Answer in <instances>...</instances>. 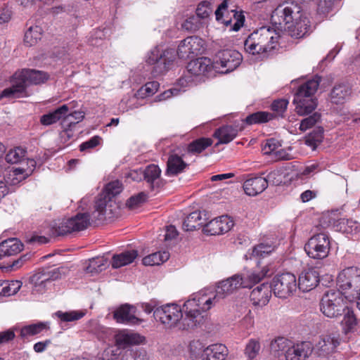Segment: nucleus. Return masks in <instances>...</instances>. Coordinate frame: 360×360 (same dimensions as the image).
<instances>
[{"label":"nucleus","mask_w":360,"mask_h":360,"mask_svg":"<svg viewBox=\"0 0 360 360\" xmlns=\"http://www.w3.org/2000/svg\"><path fill=\"white\" fill-rule=\"evenodd\" d=\"M117 209L115 199L99 194L94 205L91 216L88 213H78L75 216L63 219L56 229L58 235H65L75 231L86 229L90 221L101 222L110 219L115 215Z\"/></svg>","instance_id":"f257e3e1"},{"label":"nucleus","mask_w":360,"mask_h":360,"mask_svg":"<svg viewBox=\"0 0 360 360\" xmlns=\"http://www.w3.org/2000/svg\"><path fill=\"white\" fill-rule=\"evenodd\" d=\"M271 20L272 23L284 29L292 37L302 38L310 30L308 18L301 7L294 2L279 4L273 11Z\"/></svg>","instance_id":"f03ea898"},{"label":"nucleus","mask_w":360,"mask_h":360,"mask_svg":"<svg viewBox=\"0 0 360 360\" xmlns=\"http://www.w3.org/2000/svg\"><path fill=\"white\" fill-rule=\"evenodd\" d=\"M154 318L166 329L188 330L195 328L194 322L184 306L175 303L165 304L154 310Z\"/></svg>","instance_id":"7ed1b4c3"},{"label":"nucleus","mask_w":360,"mask_h":360,"mask_svg":"<svg viewBox=\"0 0 360 360\" xmlns=\"http://www.w3.org/2000/svg\"><path fill=\"white\" fill-rule=\"evenodd\" d=\"M279 34L270 27L252 32L244 41L245 51L252 55H268L278 46Z\"/></svg>","instance_id":"20e7f679"},{"label":"nucleus","mask_w":360,"mask_h":360,"mask_svg":"<svg viewBox=\"0 0 360 360\" xmlns=\"http://www.w3.org/2000/svg\"><path fill=\"white\" fill-rule=\"evenodd\" d=\"M219 302L214 291L209 290H200L193 293L191 297L184 302V310L189 314L194 322L195 327L201 324L204 321L203 312L210 309Z\"/></svg>","instance_id":"39448f33"},{"label":"nucleus","mask_w":360,"mask_h":360,"mask_svg":"<svg viewBox=\"0 0 360 360\" xmlns=\"http://www.w3.org/2000/svg\"><path fill=\"white\" fill-rule=\"evenodd\" d=\"M48 79L49 75L45 72L33 69H23L18 72H15L13 85L2 91L1 97H22L28 85L39 84L44 83Z\"/></svg>","instance_id":"423d86ee"},{"label":"nucleus","mask_w":360,"mask_h":360,"mask_svg":"<svg viewBox=\"0 0 360 360\" xmlns=\"http://www.w3.org/2000/svg\"><path fill=\"white\" fill-rule=\"evenodd\" d=\"M321 77L315 76L302 84L298 88L293 99L295 105V112L300 116L311 113L317 106V100L314 97Z\"/></svg>","instance_id":"0eeeda50"},{"label":"nucleus","mask_w":360,"mask_h":360,"mask_svg":"<svg viewBox=\"0 0 360 360\" xmlns=\"http://www.w3.org/2000/svg\"><path fill=\"white\" fill-rule=\"evenodd\" d=\"M338 285L343 293H348L346 298H355L360 295V269L350 266L341 271L337 278Z\"/></svg>","instance_id":"6e6552de"},{"label":"nucleus","mask_w":360,"mask_h":360,"mask_svg":"<svg viewBox=\"0 0 360 360\" xmlns=\"http://www.w3.org/2000/svg\"><path fill=\"white\" fill-rule=\"evenodd\" d=\"M320 309L328 318L342 315L345 310L342 292L335 290L327 291L321 300Z\"/></svg>","instance_id":"1a4fd4ad"},{"label":"nucleus","mask_w":360,"mask_h":360,"mask_svg":"<svg viewBox=\"0 0 360 360\" xmlns=\"http://www.w3.org/2000/svg\"><path fill=\"white\" fill-rule=\"evenodd\" d=\"M174 58L175 53L173 49L163 51L160 47H155L148 53L146 62L148 65H154L153 72L158 75L165 72Z\"/></svg>","instance_id":"9d476101"},{"label":"nucleus","mask_w":360,"mask_h":360,"mask_svg":"<svg viewBox=\"0 0 360 360\" xmlns=\"http://www.w3.org/2000/svg\"><path fill=\"white\" fill-rule=\"evenodd\" d=\"M330 248L329 237L324 233L313 236L304 246V250L308 256L315 259L326 258L328 255Z\"/></svg>","instance_id":"9b49d317"},{"label":"nucleus","mask_w":360,"mask_h":360,"mask_svg":"<svg viewBox=\"0 0 360 360\" xmlns=\"http://www.w3.org/2000/svg\"><path fill=\"white\" fill-rule=\"evenodd\" d=\"M271 285L275 296L282 299L292 296L297 288L296 277L290 273L276 276Z\"/></svg>","instance_id":"f8f14e48"},{"label":"nucleus","mask_w":360,"mask_h":360,"mask_svg":"<svg viewBox=\"0 0 360 360\" xmlns=\"http://www.w3.org/2000/svg\"><path fill=\"white\" fill-rule=\"evenodd\" d=\"M242 55L233 49H224L218 51L214 58V65H218L224 69V73H228L236 70L241 63Z\"/></svg>","instance_id":"ddd939ff"},{"label":"nucleus","mask_w":360,"mask_h":360,"mask_svg":"<svg viewBox=\"0 0 360 360\" xmlns=\"http://www.w3.org/2000/svg\"><path fill=\"white\" fill-rule=\"evenodd\" d=\"M341 338L338 331L328 332L320 336L316 344V352L319 356L327 357L340 345Z\"/></svg>","instance_id":"4468645a"},{"label":"nucleus","mask_w":360,"mask_h":360,"mask_svg":"<svg viewBox=\"0 0 360 360\" xmlns=\"http://www.w3.org/2000/svg\"><path fill=\"white\" fill-rule=\"evenodd\" d=\"M204 49V41L196 36L188 37L182 40L176 51L181 58H188L200 54Z\"/></svg>","instance_id":"2eb2a0df"},{"label":"nucleus","mask_w":360,"mask_h":360,"mask_svg":"<svg viewBox=\"0 0 360 360\" xmlns=\"http://www.w3.org/2000/svg\"><path fill=\"white\" fill-rule=\"evenodd\" d=\"M62 276L60 268H45L30 277V282L38 292H42L46 285Z\"/></svg>","instance_id":"dca6fc26"},{"label":"nucleus","mask_w":360,"mask_h":360,"mask_svg":"<svg viewBox=\"0 0 360 360\" xmlns=\"http://www.w3.org/2000/svg\"><path fill=\"white\" fill-rule=\"evenodd\" d=\"M243 285H247L243 283L242 275L237 274L219 282L214 292L219 302Z\"/></svg>","instance_id":"f3484780"},{"label":"nucleus","mask_w":360,"mask_h":360,"mask_svg":"<svg viewBox=\"0 0 360 360\" xmlns=\"http://www.w3.org/2000/svg\"><path fill=\"white\" fill-rule=\"evenodd\" d=\"M136 308L131 304H124L117 307L113 312V318L118 323L125 325H139L143 320L136 316Z\"/></svg>","instance_id":"a211bd4d"},{"label":"nucleus","mask_w":360,"mask_h":360,"mask_svg":"<svg viewBox=\"0 0 360 360\" xmlns=\"http://www.w3.org/2000/svg\"><path fill=\"white\" fill-rule=\"evenodd\" d=\"M115 344L118 348L125 349L133 345L143 344L146 341L144 336L127 330H118L114 335Z\"/></svg>","instance_id":"6ab92c4d"},{"label":"nucleus","mask_w":360,"mask_h":360,"mask_svg":"<svg viewBox=\"0 0 360 360\" xmlns=\"http://www.w3.org/2000/svg\"><path fill=\"white\" fill-rule=\"evenodd\" d=\"M233 225L234 221L231 217L222 215L206 224L204 230L210 235H219L229 231Z\"/></svg>","instance_id":"aec40b11"},{"label":"nucleus","mask_w":360,"mask_h":360,"mask_svg":"<svg viewBox=\"0 0 360 360\" xmlns=\"http://www.w3.org/2000/svg\"><path fill=\"white\" fill-rule=\"evenodd\" d=\"M140 175L143 176L151 190L155 192H158L165 184L164 180L160 176L161 169L158 165L153 164L148 165L144 170H140Z\"/></svg>","instance_id":"412c9836"},{"label":"nucleus","mask_w":360,"mask_h":360,"mask_svg":"<svg viewBox=\"0 0 360 360\" xmlns=\"http://www.w3.org/2000/svg\"><path fill=\"white\" fill-rule=\"evenodd\" d=\"M313 349L311 342L302 341L295 344L292 342L286 360H306L311 354Z\"/></svg>","instance_id":"4be33fe9"},{"label":"nucleus","mask_w":360,"mask_h":360,"mask_svg":"<svg viewBox=\"0 0 360 360\" xmlns=\"http://www.w3.org/2000/svg\"><path fill=\"white\" fill-rule=\"evenodd\" d=\"M292 342L284 338L278 337L270 344V353L272 360H286Z\"/></svg>","instance_id":"5701e85b"},{"label":"nucleus","mask_w":360,"mask_h":360,"mask_svg":"<svg viewBox=\"0 0 360 360\" xmlns=\"http://www.w3.org/2000/svg\"><path fill=\"white\" fill-rule=\"evenodd\" d=\"M319 283V272L314 268L307 269L299 277L298 288L303 292H309L315 288Z\"/></svg>","instance_id":"b1692460"},{"label":"nucleus","mask_w":360,"mask_h":360,"mask_svg":"<svg viewBox=\"0 0 360 360\" xmlns=\"http://www.w3.org/2000/svg\"><path fill=\"white\" fill-rule=\"evenodd\" d=\"M271 297V287L268 283H262L255 288L250 292V299L252 304L257 307L266 306Z\"/></svg>","instance_id":"393cba45"},{"label":"nucleus","mask_w":360,"mask_h":360,"mask_svg":"<svg viewBox=\"0 0 360 360\" xmlns=\"http://www.w3.org/2000/svg\"><path fill=\"white\" fill-rule=\"evenodd\" d=\"M27 164L30 165L27 169L15 168L9 171L6 175L5 180L6 185L15 186L25 180L33 172L35 167V161L34 160H27Z\"/></svg>","instance_id":"a878e982"},{"label":"nucleus","mask_w":360,"mask_h":360,"mask_svg":"<svg viewBox=\"0 0 360 360\" xmlns=\"http://www.w3.org/2000/svg\"><path fill=\"white\" fill-rule=\"evenodd\" d=\"M229 351L223 344H213L206 347L201 355L202 360H225Z\"/></svg>","instance_id":"bb28decb"},{"label":"nucleus","mask_w":360,"mask_h":360,"mask_svg":"<svg viewBox=\"0 0 360 360\" xmlns=\"http://www.w3.org/2000/svg\"><path fill=\"white\" fill-rule=\"evenodd\" d=\"M267 188V183L262 176H256L247 179L243 184L245 193L250 196H255L263 192Z\"/></svg>","instance_id":"cd10ccee"},{"label":"nucleus","mask_w":360,"mask_h":360,"mask_svg":"<svg viewBox=\"0 0 360 360\" xmlns=\"http://www.w3.org/2000/svg\"><path fill=\"white\" fill-rule=\"evenodd\" d=\"M212 68L210 60L205 57L191 60L187 65L188 71L195 76L205 75L211 71Z\"/></svg>","instance_id":"c85d7f7f"},{"label":"nucleus","mask_w":360,"mask_h":360,"mask_svg":"<svg viewBox=\"0 0 360 360\" xmlns=\"http://www.w3.org/2000/svg\"><path fill=\"white\" fill-rule=\"evenodd\" d=\"M68 112H69V107L64 104L56 110L41 115L40 123L44 126L53 124L61 119H66Z\"/></svg>","instance_id":"c756f323"},{"label":"nucleus","mask_w":360,"mask_h":360,"mask_svg":"<svg viewBox=\"0 0 360 360\" xmlns=\"http://www.w3.org/2000/svg\"><path fill=\"white\" fill-rule=\"evenodd\" d=\"M273 274L268 266H264L262 270H252L249 271L246 276H242L243 283L247 285H243V288H251L253 285L261 281L264 277Z\"/></svg>","instance_id":"7c9ffc66"},{"label":"nucleus","mask_w":360,"mask_h":360,"mask_svg":"<svg viewBox=\"0 0 360 360\" xmlns=\"http://www.w3.org/2000/svg\"><path fill=\"white\" fill-rule=\"evenodd\" d=\"M22 244L15 238H9L0 243V259L19 253L22 250Z\"/></svg>","instance_id":"2f4dec72"},{"label":"nucleus","mask_w":360,"mask_h":360,"mask_svg":"<svg viewBox=\"0 0 360 360\" xmlns=\"http://www.w3.org/2000/svg\"><path fill=\"white\" fill-rule=\"evenodd\" d=\"M188 165L182 160L181 157L176 154H172L169 156L167 162L166 174L168 176H176L183 172Z\"/></svg>","instance_id":"473e14b6"},{"label":"nucleus","mask_w":360,"mask_h":360,"mask_svg":"<svg viewBox=\"0 0 360 360\" xmlns=\"http://www.w3.org/2000/svg\"><path fill=\"white\" fill-rule=\"evenodd\" d=\"M138 257V252L136 250L124 251L120 254L115 255L112 259V266L118 269L132 263Z\"/></svg>","instance_id":"72a5a7b5"},{"label":"nucleus","mask_w":360,"mask_h":360,"mask_svg":"<svg viewBox=\"0 0 360 360\" xmlns=\"http://www.w3.org/2000/svg\"><path fill=\"white\" fill-rule=\"evenodd\" d=\"M351 94V87L346 84L335 85L330 92L331 102L335 104L343 103Z\"/></svg>","instance_id":"f704fd0d"},{"label":"nucleus","mask_w":360,"mask_h":360,"mask_svg":"<svg viewBox=\"0 0 360 360\" xmlns=\"http://www.w3.org/2000/svg\"><path fill=\"white\" fill-rule=\"evenodd\" d=\"M203 224L204 221L202 219L201 213L195 211L187 216L184 221L182 228L186 231H192L200 229Z\"/></svg>","instance_id":"c9c22d12"},{"label":"nucleus","mask_w":360,"mask_h":360,"mask_svg":"<svg viewBox=\"0 0 360 360\" xmlns=\"http://www.w3.org/2000/svg\"><path fill=\"white\" fill-rule=\"evenodd\" d=\"M238 131L231 126L226 125L215 131L214 136L218 139V143H228L237 135Z\"/></svg>","instance_id":"e433bc0d"},{"label":"nucleus","mask_w":360,"mask_h":360,"mask_svg":"<svg viewBox=\"0 0 360 360\" xmlns=\"http://www.w3.org/2000/svg\"><path fill=\"white\" fill-rule=\"evenodd\" d=\"M169 253L167 251H160L143 257L142 262L146 266L160 265L167 261Z\"/></svg>","instance_id":"4c0bfd02"},{"label":"nucleus","mask_w":360,"mask_h":360,"mask_svg":"<svg viewBox=\"0 0 360 360\" xmlns=\"http://www.w3.org/2000/svg\"><path fill=\"white\" fill-rule=\"evenodd\" d=\"M275 117L274 115L264 111H259L250 114L245 119L247 124L252 125L255 124H262L267 122Z\"/></svg>","instance_id":"58836bf2"},{"label":"nucleus","mask_w":360,"mask_h":360,"mask_svg":"<svg viewBox=\"0 0 360 360\" xmlns=\"http://www.w3.org/2000/svg\"><path fill=\"white\" fill-rule=\"evenodd\" d=\"M42 29L39 26L30 27L25 34L24 42L30 46L35 45L41 38Z\"/></svg>","instance_id":"ea45409f"},{"label":"nucleus","mask_w":360,"mask_h":360,"mask_svg":"<svg viewBox=\"0 0 360 360\" xmlns=\"http://www.w3.org/2000/svg\"><path fill=\"white\" fill-rule=\"evenodd\" d=\"M48 329H49L48 323L39 322L37 323L30 324L22 328L20 330V335L22 337L35 335L43 330H46Z\"/></svg>","instance_id":"a19ab883"},{"label":"nucleus","mask_w":360,"mask_h":360,"mask_svg":"<svg viewBox=\"0 0 360 360\" xmlns=\"http://www.w3.org/2000/svg\"><path fill=\"white\" fill-rule=\"evenodd\" d=\"M26 155V150L20 147L15 148L14 149H11L8 151V153L6 155L5 158H4L5 163L6 165L7 169L8 167L7 166L8 163L10 164H17L22 162Z\"/></svg>","instance_id":"79ce46f5"},{"label":"nucleus","mask_w":360,"mask_h":360,"mask_svg":"<svg viewBox=\"0 0 360 360\" xmlns=\"http://www.w3.org/2000/svg\"><path fill=\"white\" fill-rule=\"evenodd\" d=\"M159 86V83L155 81L147 82L136 91L134 96L137 99L151 96L157 92Z\"/></svg>","instance_id":"37998d69"},{"label":"nucleus","mask_w":360,"mask_h":360,"mask_svg":"<svg viewBox=\"0 0 360 360\" xmlns=\"http://www.w3.org/2000/svg\"><path fill=\"white\" fill-rule=\"evenodd\" d=\"M260 350V341L258 339L251 338L245 345L244 354L249 360H252L259 355Z\"/></svg>","instance_id":"c03bdc74"},{"label":"nucleus","mask_w":360,"mask_h":360,"mask_svg":"<svg viewBox=\"0 0 360 360\" xmlns=\"http://www.w3.org/2000/svg\"><path fill=\"white\" fill-rule=\"evenodd\" d=\"M341 229L347 234L355 238V240L360 239V224L352 219H343L341 222Z\"/></svg>","instance_id":"a18cd8bd"},{"label":"nucleus","mask_w":360,"mask_h":360,"mask_svg":"<svg viewBox=\"0 0 360 360\" xmlns=\"http://www.w3.org/2000/svg\"><path fill=\"white\" fill-rule=\"evenodd\" d=\"M212 143L209 138H200L191 142L188 146V151L192 153H200Z\"/></svg>","instance_id":"49530a36"},{"label":"nucleus","mask_w":360,"mask_h":360,"mask_svg":"<svg viewBox=\"0 0 360 360\" xmlns=\"http://www.w3.org/2000/svg\"><path fill=\"white\" fill-rule=\"evenodd\" d=\"M356 323V319L353 311L347 309V311L345 314L344 317L341 321L343 332L347 334L353 331Z\"/></svg>","instance_id":"de8ad7c7"},{"label":"nucleus","mask_w":360,"mask_h":360,"mask_svg":"<svg viewBox=\"0 0 360 360\" xmlns=\"http://www.w3.org/2000/svg\"><path fill=\"white\" fill-rule=\"evenodd\" d=\"M106 262L103 257L93 258L89 260L86 272L91 274H98L105 269Z\"/></svg>","instance_id":"09e8293b"},{"label":"nucleus","mask_w":360,"mask_h":360,"mask_svg":"<svg viewBox=\"0 0 360 360\" xmlns=\"http://www.w3.org/2000/svg\"><path fill=\"white\" fill-rule=\"evenodd\" d=\"M61 321L69 322L75 321L82 319L84 315L85 312L83 311H58L55 314Z\"/></svg>","instance_id":"8fccbe9b"},{"label":"nucleus","mask_w":360,"mask_h":360,"mask_svg":"<svg viewBox=\"0 0 360 360\" xmlns=\"http://www.w3.org/2000/svg\"><path fill=\"white\" fill-rule=\"evenodd\" d=\"M122 191V185L119 181H113L108 183L101 194L114 199Z\"/></svg>","instance_id":"3c124183"},{"label":"nucleus","mask_w":360,"mask_h":360,"mask_svg":"<svg viewBox=\"0 0 360 360\" xmlns=\"http://www.w3.org/2000/svg\"><path fill=\"white\" fill-rule=\"evenodd\" d=\"M321 120V114L314 112L311 115L303 119L300 123L299 129L302 131H305L318 124Z\"/></svg>","instance_id":"603ef678"},{"label":"nucleus","mask_w":360,"mask_h":360,"mask_svg":"<svg viewBox=\"0 0 360 360\" xmlns=\"http://www.w3.org/2000/svg\"><path fill=\"white\" fill-rule=\"evenodd\" d=\"M323 129L321 127L316 128L311 132L305 139L307 145L315 148L316 145L322 141Z\"/></svg>","instance_id":"864d4df0"},{"label":"nucleus","mask_w":360,"mask_h":360,"mask_svg":"<svg viewBox=\"0 0 360 360\" xmlns=\"http://www.w3.org/2000/svg\"><path fill=\"white\" fill-rule=\"evenodd\" d=\"M212 4L210 1H201L196 8V15L199 18H207L212 12Z\"/></svg>","instance_id":"5fc2aeb1"},{"label":"nucleus","mask_w":360,"mask_h":360,"mask_svg":"<svg viewBox=\"0 0 360 360\" xmlns=\"http://www.w3.org/2000/svg\"><path fill=\"white\" fill-rule=\"evenodd\" d=\"M274 250V247L267 243H260L252 250V255L255 257H264Z\"/></svg>","instance_id":"6e6d98bb"},{"label":"nucleus","mask_w":360,"mask_h":360,"mask_svg":"<svg viewBox=\"0 0 360 360\" xmlns=\"http://www.w3.org/2000/svg\"><path fill=\"white\" fill-rule=\"evenodd\" d=\"M288 105V101L284 98L274 101L271 104V110L276 113V116L283 117Z\"/></svg>","instance_id":"4d7b16f0"},{"label":"nucleus","mask_w":360,"mask_h":360,"mask_svg":"<svg viewBox=\"0 0 360 360\" xmlns=\"http://www.w3.org/2000/svg\"><path fill=\"white\" fill-rule=\"evenodd\" d=\"M4 296H11L16 294L22 286L20 281H11L9 283H3Z\"/></svg>","instance_id":"13d9d810"},{"label":"nucleus","mask_w":360,"mask_h":360,"mask_svg":"<svg viewBox=\"0 0 360 360\" xmlns=\"http://www.w3.org/2000/svg\"><path fill=\"white\" fill-rule=\"evenodd\" d=\"M146 198V195L143 193H140L138 195H133L127 201L126 205L130 210L138 208Z\"/></svg>","instance_id":"bf43d9fd"},{"label":"nucleus","mask_w":360,"mask_h":360,"mask_svg":"<svg viewBox=\"0 0 360 360\" xmlns=\"http://www.w3.org/2000/svg\"><path fill=\"white\" fill-rule=\"evenodd\" d=\"M200 22L198 20V17L192 15L188 18L181 25L183 29L190 31L195 32L200 28Z\"/></svg>","instance_id":"052dcab7"},{"label":"nucleus","mask_w":360,"mask_h":360,"mask_svg":"<svg viewBox=\"0 0 360 360\" xmlns=\"http://www.w3.org/2000/svg\"><path fill=\"white\" fill-rule=\"evenodd\" d=\"M267 183V186L269 184L278 186L283 182V174L278 170L272 171L267 174L266 177H264Z\"/></svg>","instance_id":"680f3d73"},{"label":"nucleus","mask_w":360,"mask_h":360,"mask_svg":"<svg viewBox=\"0 0 360 360\" xmlns=\"http://www.w3.org/2000/svg\"><path fill=\"white\" fill-rule=\"evenodd\" d=\"M280 146V143L278 141L274 139H270L266 140V142L262 147V151L264 154L269 155L272 153H275L277 151L276 150Z\"/></svg>","instance_id":"e2e57ef3"},{"label":"nucleus","mask_w":360,"mask_h":360,"mask_svg":"<svg viewBox=\"0 0 360 360\" xmlns=\"http://www.w3.org/2000/svg\"><path fill=\"white\" fill-rule=\"evenodd\" d=\"M101 138L98 136L91 137L88 141L82 143L80 146V150L84 151L89 149H91L97 146L100 143Z\"/></svg>","instance_id":"0e129e2a"},{"label":"nucleus","mask_w":360,"mask_h":360,"mask_svg":"<svg viewBox=\"0 0 360 360\" xmlns=\"http://www.w3.org/2000/svg\"><path fill=\"white\" fill-rule=\"evenodd\" d=\"M240 324L245 329H250L253 328L255 324V316L250 310H249L242 319Z\"/></svg>","instance_id":"69168bd1"},{"label":"nucleus","mask_w":360,"mask_h":360,"mask_svg":"<svg viewBox=\"0 0 360 360\" xmlns=\"http://www.w3.org/2000/svg\"><path fill=\"white\" fill-rule=\"evenodd\" d=\"M233 17L235 22L231 30L237 32L243 26L245 16L242 13L236 12Z\"/></svg>","instance_id":"338daca9"},{"label":"nucleus","mask_w":360,"mask_h":360,"mask_svg":"<svg viewBox=\"0 0 360 360\" xmlns=\"http://www.w3.org/2000/svg\"><path fill=\"white\" fill-rule=\"evenodd\" d=\"M15 338V333L13 330L9 329L8 330L0 333V345L5 344L12 340Z\"/></svg>","instance_id":"774afa93"}]
</instances>
